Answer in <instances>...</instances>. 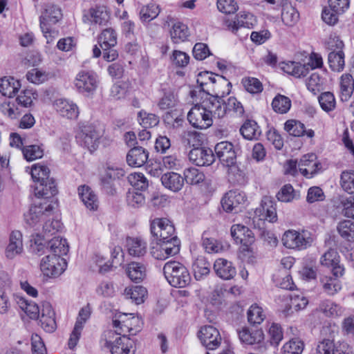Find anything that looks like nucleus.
<instances>
[{"mask_svg":"<svg viewBox=\"0 0 354 354\" xmlns=\"http://www.w3.org/2000/svg\"><path fill=\"white\" fill-rule=\"evenodd\" d=\"M10 286V279L8 273L0 272V314L7 313L11 306Z\"/></svg>","mask_w":354,"mask_h":354,"instance_id":"obj_22","label":"nucleus"},{"mask_svg":"<svg viewBox=\"0 0 354 354\" xmlns=\"http://www.w3.org/2000/svg\"><path fill=\"white\" fill-rule=\"evenodd\" d=\"M170 34L173 41L178 44L187 39L189 36V29L185 24L178 21L173 25Z\"/></svg>","mask_w":354,"mask_h":354,"instance_id":"obj_48","label":"nucleus"},{"mask_svg":"<svg viewBox=\"0 0 354 354\" xmlns=\"http://www.w3.org/2000/svg\"><path fill=\"white\" fill-rule=\"evenodd\" d=\"M299 172L305 177H313L321 169V164L317 160L315 153L303 156L298 163Z\"/></svg>","mask_w":354,"mask_h":354,"instance_id":"obj_18","label":"nucleus"},{"mask_svg":"<svg viewBox=\"0 0 354 354\" xmlns=\"http://www.w3.org/2000/svg\"><path fill=\"white\" fill-rule=\"evenodd\" d=\"M319 308L326 316H339L342 313V307L330 300L322 301Z\"/></svg>","mask_w":354,"mask_h":354,"instance_id":"obj_60","label":"nucleus"},{"mask_svg":"<svg viewBox=\"0 0 354 354\" xmlns=\"http://www.w3.org/2000/svg\"><path fill=\"white\" fill-rule=\"evenodd\" d=\"M240 340L247 344H254L261 342L263 339V333L261 330L250 331L247 328H243L239 331Z\"/></svg>","mask_w":354,"mask_h":354,"instance_id":"obj_44","label":"nucleus"},{"mask_svg":"<svg viewBox=\"0 0 354 354\" xmlns=\"http://www.w3.org/2000/svg\"><path fill=\"white\" fill-rule=\"evenodd\" d=\"M198 337L201 344L207 350L217 348L221 343V336L217 328L212 326H205L201 327L198 333Z\"/></svg>","mask_w":354,"mask_h":354,"instance_id":"obj_12","label":"nucleus"},{"mask_svg":"<svg viewBox=\"0 0 354 354\" xmlns=\"http://www.w3.org/2000/svg\"><path fill=\"white\" fill-rule=\"evenodd\" d=\"M46 250L52 252V256L62 257V256L66 254L68 252V245L66 239L59 236H55L48 242Z\"/></svg>","mask_w":354,"mask_h":354,"instance_id":"obj_37","label":"nucleus"},{"mask_svg":"<svg viewBox=\"0 0 354 354\" xmlns=\"http://www.w3.org/2000/svg\"><path fill=\"white\" fill-rule=\"evenodd\" d=\"M20 86V82L13 77H4L0 80V93L8 99H12V95L19 91Z\"/></svg>","mask_w":354,"mask_h":354,"instance_id":"obj_38","label":"nucleus"},{"mask_svg":"<svg viewBox=\"0 0 354 354\" xmlns=\"http://www.w3.org/2000/svg\"><path fill=\"white\" fill-rule=\"evenodd\" d=\"M191 162L197 166H209L212 165L215 158L211 149L204 147H195L189 153Z\"/></svg>","mask_w":354,"mask_h":354,"instance_id":"obj_21","label":"nucleus"},{"mask_svg":"<svg viewBox=\"0 0 354 354\" xmlns=\"http://www.w3.org/2000/svg\"><path fill=\"white\" fill-rule=\"evenodd\" d=\"M142 322L138 316L133 314L122 313L113 321L115 332L120 335H135L140 331Z\"/></svg>","mask_w":354,"mask_h":354,"instance_id":"obj_4","label":"nucleus"},{"mask_svg":"<svg viewBox=\"0 0 354 354\" xmlns=\"http://www.w3.org/2000/svg\"><path fill=\"white\" fill-rule=\"evenodd\" d=\"M337 230L339 235L348 241H354V223L344 220L338 223Z\"/></svg>","mask_w":354,"mask_h":354,"instance_id":"obj_53","label":"nucleus"},{"mask_svg":"<svg viewBox=\"0 0 354 354\" xmlns=\"http://www.w3.org/2000/svg\"><path fill=\"white\" fill-rule=\"evenodd\" d=\"M135 351L134 342L127 335L117 338L111 347L112 354H134Z\"/></svg>","mask_w":354,"mask_h":354,"instance_id":"obj_27","label":"nucleus"},{"mask_svg":"<svg viewBox=\"0 0 354 354\" xmlns=\"http://www.w3.org/2000/svg\"><path fill=\"white\" fill-rule=\"evenodd\" d=\"M243 137L249 140H257L261 135V130L254 120H246L240 128Z\"/></svg>","mask_w":354,"mask_h":354,"instance_id":"obj_40","label":"nucleus"},{"mask_svg":"<svg viewBox=\"0 0 354 354\" xmlns=\"http://www.w3.org/2000/svg\"><path fill=\"white\" fill-rule=\"evenodd\" d=\"M89 20L95 24L105 26L110 19V12L104 6L92 8L88 11Z\"/></svg>","mask_w":354,"mask_h":354,"instance_id":"obj_33","label":"nucleus"},{"mask_svg":"<svg viewBox=\"0 0 354 354\" xmlns=\"http://www.w3.org/2000/svg\"><path fill=\"white\" fill-rule=\"evenodd\" d=\"M231 235L236 241L243 245L244 250H249L250 246L254 241L252 232L247 227L240 224L233 225L231 227Z\"/></svg>","mask_w":354,"mask_h":354,"instance_id":"obj_20","label":"nucleus"},{"mask_svg":"<svg viewBox=\"0 0 354 354\" xmlns=\"http://www.w3.org/2000/svg\"><path fill=\"white\" fill-rule=\"evenodd\" d=\"M183 140L190 147H198L203 143V135L195 131H185Z\"/></svg>","mask_w":354,"mask_h":354,"instance_id":"obj_63","label":"nucleus"},{"mask_svg":"<svg viewBox=\"0 0 354 354\" xmlns=\"http://www.w3.org/2000/svg\"><path fill=\"white\" fill-rule=\"evenodd\" d=\"M97 42L106 61L113 62L118 58V51L114 49L117 44V34L113 28L104 29L99 35Z\"/></svg>","mask_w":354,"mask_h":354,"instance_id":"obj_5","label":"nucleus"},{"mask_svg":"<svg viewBox=\"0 0 354 354\" xmlns=\"http://www.w3.org/2000/svg\"><path fill=\"white\" fill-rule=\"evenodd\" d=\"M30 174L35 184L45 182L46 180L50 178L49 176L50 170L45 165L37 164L32 165Z\"/></svg>","mask_w":354,"mask_h":354,"instance_id":"obj_54","label":"nucleus"},{"mask_svg":"<svg viewBox=\"0 0 354 354\" xmlns=\"http://www.w3.org/2000/svg\"><path fill=\"white\" fill-rule=\"evenodd\" d=\"M285 130L292 136L300 137L304 135V124L299 121L289 120L284 124Z\"/></svg>","mask_w":354,"mask_h":354,"instance_id":"obj_59","label":"nucleus"},{"mask_svg":"<svg viewBox=\"0 0 354 354\" xmlns=\"http://www.w3.org/2000/svg\"><path fill=\"white\" fill-rule=\"evenodd\" d=\"M272 108L273 111L277 113H286L291 107V100L289 97L278 94L272 102Z\"/></svg>","mask_w":354,"mask_h":354,"instance_id":"obj_47","label":"nucleus"},{"mask_svg":"<svg viewBox=\"0 0 354 354\" xmlns=\"http://www.w3.org/2000/svg\"><path fill=\"white\" fill-rule=\"evenodd\" d=\"M102 136L100 129L93 125H88L83 127L79 133V138L81 140V145L92 152L98 147Z\"/></svg>","mask_w":354,"mask_h":354,"instance_id":"obj_14","label":"nucleus"},{"mask_svg":"<svg viewBox=\"0 0 354 354\" xmlns=\"http://www.w3.org/2000/svg\"><path fill=\"white\" fill-rule=\"evenodd\" d=\"M325 80L317 73H313L306 80L307 88L314 94L323 89Z\"/></svg>","mask_w":354,"mask_h":354,"instance_id":"obj_55","label":"nucleus"},{"mask_svg":"<svg viewBox=\"0 0 354 354\" xmlns=\"http://www.w3.org/2000/svg\"><path fill=\"white\" fill-rule=\"evenodd\" d=\"M163 272L169 284L183 288L189 284L191 277L187 269L178 261H168L163 267Z\"/></svg>","mask_w":354,"mask_h":354,"instance_id":"obj_1","label":"nucleus"},{"mask_svg":"<svg viewBox=\"0 0 354 354\" xmlns=\"http://www.w3.org/2000/svg\"><path fill=\"white\" fill-rule=\"evenodd\" d=\"M247 315L248 320L252 324H259L266 317L262 308L257 304H253L250 307Z\"/></svg>","mask_w":354,"mask_h":354,"instance_id":"obj_58","label":"nucleus"},{"mask_svg":"<svg viewBox=\"0 0 354 354\" xmlns=\"http://www.w3.org/2000/svg\"><path fill=\"white\" fill-rule=\"evenodd\" d=\"M320 283L324 291L329 295L336 294L342 288V285L338 279L329 276L320 277Z\"/></svg>","mask_w":354,"mask_h":354,"instance_id":"obj_46","label":"nucleus"},{"mask_svg":"<svg viewBox=\"0 0 354 354\" xmlns=\"http://www.w3.org/2000/svg\"><path fill=\"white\" fill-rule=\"evenodd\" d=\"M38 97L37 93L32 88H27L21 91L17 95L15 101L19 107L30 108L33 105L34 100Z\"/></svg>","mask_w":354,"mask_h":354,"instance_id":"obj_39","label":"nucleus"},{"mask_svg":"<svg viewBox=\"0 0 354 354\" xmlns=\"http://www.w3.org/2000/svg\"><path fill=\"white\" fill-rule=\"evenodd\" d=\"M24 251L22 234L19 231H12L9 236L8 244L5 250V255L8 259H13Z\"/></svg>","mask_w":354,"mask_h":354,"instance_id":"obj_24","label":"nucleus"},{"mask_svg":"<svg viewBox=\"0 0 354 354\" xmlns=\"http://www.w3.org/2000/svg\"><path fill=\"white\" fill-rule=\"evenodd\" d=\"M338 207L342 209V214L348 218H354V197L340 196Z\"/></svg>","mask_w":354,"mask_h":354,"instance_id":"obj_56","label":"nucleus"},{"mask_svg":"<svg viewBox=\"0 0 354 354\" xmlns=\"http://www.w3.org/2000/svg\"><path fill=\"white\" fill-rule=\"evenodd\" d=\"M17 304L31 319H37L39 317L40 310L39 306L32 301H29L24 297H19Z\"/></svg>","mask_w":354,"mask_h":354,"instance_id":"obj_50","label":"nucleus"},{"mask_svg":"<svg viewBox=\"0 0 354 354\" xmlns=\"http://www.w3.org/2000/svg\"><path fill=\"white\" fill-rule=\"evenodd\" d=\"M328 64L330 68L336 72H340L344 67V53L342 50H333L328 54Z\"/></svg>","mask_w":354,"mask_h":354,"instance_id":"obj_51","label":"nucleus"},{"mask_svg":"<svg viewBox=\"0 0 354 354\" xmlns=\"http://www.w3.org/2000/svg\"><path fill=\"white\" fill-rule=\"evenodd\" d=\"M339 184L344 192L350 194H354V171H343L340 175Z\"/></svg>","mask_w":354,"mask_h":354,"instance_id":"obj_52","label":"nucleus"},{"mask_svg":"<svg viewBox=\"0 0 354 354\" xmlns=\"http://www.w3.org/2000/svg\"><path fill=\"white\" fill-rule=\"evenodd\" d=\"M247 201L245 193L240 190H230L227 192L221 200L223 209L227 212H237L241 210V205Z\"/></svg>","mask_w":354,"mask_h":354,"instance_id":"obj_11","label":"nucleus"},{"mask_svg":"<svg viewBox=\"0 0 354 354\" xmlns=\"http://www.w3.org/2000/svg\"><path fill=\"white\" fill-rule=\"evenodd\" d=\"M57 207V202L53 200L49 203L48 202L35 203L24 214V221L28 225L35 227L50 216Z\"/></svg>","mask_w":354,"mask_h":354,"instance_id":"obj_3","label":"nucleus"},{"mask_svg":"<svg viewBox=\"0 0 354 354\" xmlns=\"http://www.w3.org/2000/svg\"><path fill=\"white\" fill-rule=\"evenodd\" d=\"M215 153L223 166L233 167L236 162V153L231 142L223 141L214 147Z\"/></svg>","mask_w":354,"mask_h":354,"instance_id":"obj_16","label":"nucleus"},{"mask_svg":"<svg viewBox=\"0 0 354 354\" xmlns=\"http://www.w3.org/2000/svg\"><path fill=\"white\" fill-rule=\"evenodd\" d=\"M299 19V14L294 6L288 3H286L283 5L281 19L285 25L293 26L298 22Z\"/></svg>","mask_w":354,"mask_h":354,"instance_id":"obj_41","label":"nucleus"},{"mask_svg":"<svg viewBox=\"0 0 354 354\" xmlns=\"http://www.w3.org/2000/svg\"><path fill=\"white\" fill-rule=\"evenodd\" d=\"M124 295L126 299H131L136 304H140L145 301L147 290L142 286H130L124 289Z\"/></svg>","mask_w":354,"mask_h":354,"instance_id":"obj_35","label":"nucleus"},{"mask_svg":"<svg viewBox=\"0 0 354 354\" xmlns=\"http://www.w3.org/2000/svg\"><path fill=\"white\" fill-rule=\"evenodd\" d=\"M281 68L285 73L295 77L306 76L308 73V65L297 62H283Z\"/></svg>","mask_w":354,"mask_h":354,"instance_id":"obj_36","label":"nucleus"},{"mask_svg":"<svg viewBox=\"0 0 354 354\" xmlns=\"http://www.w3.org/2000/svg\"><path fill=\"white\" fill-rule=\"evenodd\" d=\"M53 105L56 113L62 118L75 120L78 117V106L70 100L59 98L53 102Z\"/></svg>","mask_w":354,"mask_h":354,"instance_id":"obj_17","label":"nucleus"},{"mask_svg":"<svg viewBox=\"0 0 354 354\" xmlns=\"http://www.w3.org/2000/svg\"><path fill=\"white\" fill-rule=\"evenodd\" d=\"M194 276L196 280H201L207 276L210 271V264L205 257H198L192 265Z\"/></svg>","mask_w":354,"mask_h":354,"instance_id":"obj_45","label":"nucleus"},{"mask_svg":"<svg viewBox=\"0 0 354 354\" xmlns=\"http://www.w3.org/2000/svg\"><path fill=\"white\" fill-rule=\"evenodd\" d=\"M79 195L87 209L96 210L98 207L97 197L88 186H82L78 189Z\"/></svg>","mask_w":354,"mask_h":354,"instance_id":"obj_34","label":"nucleus"},{"mask_svg":"<svg viewBox=\"0 0 354 354\" xmlns=\"http://www.w3.org/2000/svg\"><path fill=\"white\" fill-rule=\"evenodd\" d=\"M126 273L128 277L135 283H140L147 276V268L145 264L133 261L129 263L126 268Z\"/></svg>","mask_w":354,"mask_h":354,"instance_id":"obj_32","label":"nucleus"},{"mask_svg":"<svg viewBox=\"0 0 354 354\" xmlns=\"http://www.w3.org/2000/svg\"><path fill=\"white\" fill-rule=\"evenodd\" d=\"M15 102L13 99H8L0 104L1 113L11 120L18 118L21 113L19 106L16 105Z\"/></svg>","mask_w":354,"mask_h":354,"instance_id":"obj_43","label":"nucleus"},{"mask_svg":"<svg viewBox=\"0 0 354 354\" xmlns=\"http://www.w3.org/2000/svg\"><path fill=\"white\" fill-rule=\"evenodd\" d=\"M99 80L97 75L93 71H81L74 80V84L80 93L92 95L98 86Z\"/></svg>","mask_w":354,"mask_h":354,"instance_id":"obj_7","label":"nucleus"},{"mask_svg":"<svg viewBox=\"0 0 354 354\" xmlns=\"http://www.w3.org/2000/svg\"><path fill=\"white\" fill-rule=\"evenodd\" d=\"M149 158V153L142 147H135L129 150L127 155L128 165L133 167L144 165Z\"/></svg>","mask_w":354,"mask_h":354,"instance_id":"obj_28","label":"nucleus"},{"mask_svg":"<svg viewBox=\"0 0 354 354\" xmlns=\"http://www.w3.org/2000/svg\"><path fill=\"white\" fill-rule=\"evenodd\" d=\"M176 251V248H165L162 243H156V245L152 246L150 249L151 256L158 260H165L169 257L174 256V253Z\"/></svg>","mask_w":354,"mask_h":354,"instance_id":"obj_49","label":"nucleus"},{"mask_svg":"<svg viewBox=\"0 0 354 354\" xmlns=\"http://www.w3.org/2000/svg\"><path fill=\"white\" fill-rule=\"evenodd\" d=\"M212 80L214 81L205 92L207 96L216 95L222 98L224 95L230 93L229 86L231 83L226 78L222 75H216L215 78Z\"/></svg>","mask_w":354,"mask_h":354,"instance_id":"obj_26","label":"nucleus"},{"mask_svg":"<svg viewBox=\"0 0 354 354\" xmlns=\"http://www.w3.org/2000/svg\"><path fill=\"white\" fill-rule=\"evenodd\" d=\"M62 18L61 10L53 4H46L44 7V11L40 17V27L47 42L50 43L53 40L51 31L48 24H55Z\"/></svg>","mask_w":354,"mask_h":354,"instance_id":"obj_6","label":"nucleus"},{"mask_svg":"<svg viewBox=\"0 0 354 354\" xmlns=\"http://www.w3.org/2000/svg\"><path fill=\"white\" fill-rule=\"evenodd\" d=\"M259 212L263 219L274 223L277 220L275 202L270 196H264L261 201V207L257 209Z\"/></svg>","mask_w":354,"mask_h":354,"instance_id":"obj_29","label":"nucleus"},{"mask_svg":"<svg viewBox=\"0 0 354 354\" xmlns=\"http://www.w3.org/2000/svg\"><path fill=\"white\" fill-rule=\"evenodd\" d=\"M203 106L206 108V112L213 119H221L226 115L225 102L221 97L216 95L206 96L202 101Z\"/></svg>","mask_w":354,"mask_h":354,"instance_id":"obj_13","label":"nucleus"},{"mask_svg":"<svg viewBox=\"0 0 354 354\" xmlns=\"http://www.w3.org/2000/svg\"><path fill=\"white\" fill-rule=\"evenodd\" d=\"M354 90V80L350 74H344L340 79L341 100L347 101Z\"/></svg>","mask_w":354,"mask_h":354,"instance_id":"obj_42","label":"nucleus"},{"mask_svg":"<svg viewBox=\"0 0 354 354\" xmlns=\"http://www.w3.org/2000/svg\"><path fill=\"white\" fill-rule=\"evenodd\" d=\"M65 259L58 256L48 254L41 260L40 269L42 273L49 277L59 276L66 270Z\"/></svg>","mask_w":354,"mask_h":354,"instance_id":"obj_8","label":"nucleus"},{"mask_svg":"<svg viewBox=\"0 0 354 354\" xmlns=\"http://www.w3.org/2000/svg\"><path fill=\"white\" fill-rule=\"evenodd\" d=\"M35 196L38 198L44 199V202H48L53 200L57 202L55 196L58 191L55 180L51 178L46 180L45 182L35 183L33 186Z\"/></svg>","mask_w":354,"mask_h":354,"instance_id":"obj_15","label":"nucleus"},{"mask_svg":"<svg viewBox=\"0 0 354 354\" xmlns=\"http://www.w3.org/2000/svg\"><path fill=\"white\" fill-rule=\"evenodd\" d=\"M255 19L250 12H241L234 20H226L225 25L229 30L236 33L240 28H252Z\"/></svg>","mask_w":354,"mask_h":354,"instance_id":"obj_23","label":"nucleus"},{"mask_svg":"<svg viewBox=\"0 0 354 354\" xmlns=\"http://www.w3.org/2000/svg\"><path fill=\"white\" fill-rule=\"evenodd\" d=\"M161 182L165 188L174 192H177L184 185V178L178 173L167 172L162 176Z\"/></svg>","mask_w":354,"mask_h":354,"instance_id":"obj_30","label":"nucleus"},{"mask_svg":"<svg viewBox=\"0 0 354 354\" xmlns=\"http://www.w3.org/2000/svg\"><path fill=\"white\" fill-rule=\"evenodd\" d=\"M91 316V308L88 305L84 306L79 312L78 317L75 324L74 328L68 339V347L72 349L77 344L84 324Z\"/></svg>","mask_w":354,"mask_h":354,"instance_id":"obj_19","label":"nucleus"},{"mask_svg":"<svg viewBox=\"0 0 354 354\" xmlns=\"http://www.w3.org/2000/svg\"><path fill=\"white\" fill-rule=\"evenodd\" d=\"M281 241L286 248L299 251L311 246L314 241V236L308 230H289L285 232Z\"/></svg>","mask_w":354,"mask_h":354,"instance_id":"obj_2","label":"nucleus"},{"mask_svg":"<svg viewBox=\"0 0 354 354\" xmlns=\"http://www.w3.org/2000/svg\"><path fill=\"white\" fill-rule=\"evenodd\" d=\"M304 343L299 339H292L283 346V354H301L304 351Z\"/></svg>","mask_w":354,"mask_h":354,"instance_id":"obj_64","label":"nucleus"},{"mask_svg":"<svg viewBox=\"0 0 354 354\" xmlns=\"http://www.w3.org/2000/svg\"><path fill=\"white\" fill-rule=\"evenodd\" d=\"M205 109L201 102L195 104L188 112L187 120L193 127L205 129L212 126L213 122Z\"/></svg>","mask_w":354,"mask_h":354,"instance_id":"obj_9","label":"nucleus"},{"mask_svg":"<svg viewBox=\"0 0 354 354\" xmlns=\"http://www.w3.org/2000/svg\"><path fill=\"white\" fill-rule=\"evenodd\" d=\"M213 268L216 274L224 280H230L236 274V270L233 263L223 258L215 261Z\"/></svg>","mask_w":354,"mask_h":354,"instance_id":"obj_25","label":"nucleus"},{"mask_svg":"<svg viewBox=\"0 0 354 354\" xmlns=\"http://www.w3.org/2000/svg\"><path fill=\"white\" fill-rule=\"evenodd\" d=\"M160 10L156 4L143 6L140 11V19L144 22H149L159 15Z\"/></svg>","mask_w":354,"mask_h":354,"instance_id":"obj_61","label":"nucleus"},{"mask_svg":"<svg viewBox=\"0 0 354 354\" xmlns=\"http://www.w3.org/2000/svg\"><path fill=\"white\" fill-rule=\"evenodd\" d=\"M184 181L191 185H197L203 182L205 175L195 167L187 168L184 171Z\"/></svg>","mask_w":354,"mask_h":354,"instance_id":"obj_57","label":"nucleus"},{"mask_svg":"<svg viewBox=\"0 0 354 354\" xmlns=\"http://www.w3.org/2000/svg\"><path fill=\"white\" fill-rule=\"evenodd\" d=\"M147 242L140 237H127L126 248L129 255L140 257L147 252Z\"/></svg>","mask_w":354,"mask_h":354,"instance_id":"obj_31","label":"nucleus"},{"mask_svg":"<svg viewBox=\"0 0 354 354\" xmlns=\"http://www.w3.org/2000/svg\"><path fill=\"white\" fill-rule=\"evenodd\" d=\"M150 230L152 236L159 242L175 235L174 226L167 218H157L152 220Z\"/></svg>","mask_w":354,"mask_h":354,"instance_id":"obj_10","label":"nucleus"},{"mask_svg":"<svg viewBox=\"0 0 354 354\" xmlns=\"http://www.w3.org/2000/svg\"><path fill=\"white\" fill-rule=\"evenodd\" d=\"M139 122L145 129L156 127L159 123V118L153 113L141 111L138 113Z\"/></svg>","mask_w":354,"mask_h":354,"instance_id":"obj_62","label":"nucleus"}]
</instances>
